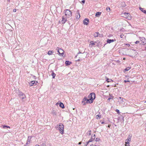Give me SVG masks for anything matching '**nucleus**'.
<instances>
[{
    "instance_id": "obj_56",
    "label": "nucleus",
    "mask_w": 146,
    "mask_h": 146,
    "mask_svg": "<svg viewBox=\"0 0 146 146\" xmlns=\"http://www.w3.org/2000/svg\"><path fill=\"white\" fill-rule=\"evenodd\" d=\"M29 7H30L31 6V5L30 4L29 5Z\"/></svg>"
},
{
    "instance_id": "obj_52",
    "label": "nucleus",
    "mask_w": 146,
    "mask_h": 146,
    "mask_svg": "<svg viewBox=\"0 0 146 146\" xmlns=\"http://www.w3.org/2000/svg\"><path fill=\"white\" fill-rule=\"evenodd\" d=\"M7 1L9 2H10V0H7Z\"/></svg>"
},
{
    "instance_id": "obj_57",
    "label": "nucleus",
    "mask_w": 146,
    "mask_h": 146,
    "mask_svg": "<svg viewBox=\"0 0 146 146\" xmlns=\"http://www.w3.org/2000/svg\"><path fill=\"white\" fill-rule=\"evenodd\" d=\"M125 58H123V60H125Z\"/></svg>"
},
{
    "instance_id": "obj_59",
    "label": "nucleus",
    "mask_w": 146,
    "mask_h": 146,
    "mask_svg": "<svg viewBox=\"0 0 146 146\" xmlns=\"http://www.w3.org/2000/svg\"><path fill=\"white\" fill-rule=\"evenodd\" d=\"M145 50H146V47H145Z\"/></svg>"
},
{
    "instance_id": "obj_12",
    "label": "nucleus",
    "mask_w": 146,
    "mask_h": 146,
    "mask_svg": "<svg viewBox=\"0 0 146 146\" xmlns=\"http://www.w3.org/2000/svg\"><path fill=\"white\" fill-rule=\"evenodd\" d=\"M89 23V20L88 19H85L83 21V23L84 25H87Z\"/></svg>"
},
{
    "instance_id": "obj_47",
    "label": "nucleus",
    "mask_w": 146,
    "mask_h": 146,
    "mask_svg": "<svg viewBox=\"0 0 146 146\" xmlns=\"http://www.w3.org/2000/svg\"><path fill=\"white\" fill-rule=\"evenodd\" d=\"M82 2L83 3H85V1L84 0H82Z\"/></svg>"
},
{
    "instance_id": "obj_21",
    "label": "nucleus",
    "mask_w": 146,
    "mask_h": 146,
    "mask_svg": "<svg viewBox=\"0 0 146 146\" xmlns=\"http://www.w3.org/2000/svg\"><path fill=\"white\" fill-rule=\"evenodd\" d=\"M93 101L92 100H90V99H88L87 100V101H86V103H87L88 102L89 104H91L92 102H93Z\"/></svg>"
},
{
    "instance_id": "obj_29",
    "label": "nucleus",
    "mask_w": 146,
    "mask_h": 146,
    "mask_svg": "<svg viewBox=\"0 0 146 146\" xmlns=\"http://www.w3.org/2000/svg\"><path fill=\"white\" fill-rule=\"evenodd\" d=\"M131 69V67H127V68H126L125 69V71H128L129 69Z\"/></svg>"
},
{
    "instance_id": "obj_54",
    "label": "nucleus",
    "mask_w": 146,
    "mask_h": 146,
    "mask_svg": "<svg viewBox=\"0 0 146 146\" xmlns=\"http://www.w3.org/2000/svg\"><path fill=\"white\" fill-rule=\"evenodd\" d=\"M35 146H40L38 145H36Z\"/></svg>"
},
{
    "instance_id": "obj_45",
    "label": "nucleus",
    "mask_w": 146,
    "mask_h": 146,
    "mask_svg": "<svg viewBox=\"0 0 146 146\" xmlns=\"http://www.w3.org/2000/svg\"><path fill=\"white\" fill-rule=\"evenodd\" d=\"M80 53H81L80 52H79L78 53V54H77V55L76 56H75V57H76L77 56H78V54H80Z\"/></svg>"
},
{
    "instance_id": "obj_39",
    "label": "nucleus",
    "mask_w": 146,
    "mask_h": 146,
    "mask_svg": "<svg viewBox=\"0 0 146 146\" xmlns=\"http://www.w3.org/2000/svg\"><path fill=\"white\" fill-rule=\"evenodd\" d=\"M122 99H123V98H121V97H119L118 98V100H120V101H121L122 100Z\"/></svg>"
},
{
    "instance_id": "obj_30",
    "label": "nucleus",
    "mask_w": 146,
    "mask_h": 146,
    "mask_svg": "<svg viewBox=\"0 0 146 146\" xmlns=\"http://www.w3.org/2000/svg\"><path fill=\"white\" fill-rule=\"evenodd\" d=\"M84 56H83V55L81 56V57L80 58V57H79V59L77 61H79L80 60H82V58H83Z\"/></svg>"
},
{
    "instance_id": "obj_27",
    "label": "nucleus",
    "mask_w": 146,
    "mask_h": 146,
    "mask_svg": "<svg viewBox=\"0 0 146 146\" xmlns=\"http://www.w3.org/2000/svg\"><path fill=\"white\" fill-rule=\"evenodd\" d=\"M53 52L51 50H49L48 52V54L49 55H51L52 53H53Z\"/></svg>"
},
{
    "instance_id": "obj_28",
    "label": "nucleus",
    "mask_w": 146,
    "mask_h": 146,
    "mask_svg": "<svg viewBox=\"0 0 146 146\" xmlns=\"http://www.w3.org/2000/svg\"><path fill=\"white\" fill-rule=\"evenodd\" d=\"M95 43H96V42H94L93 41H91L90 42V45H94L95 44Z\"/></svg>"
},
{
    "instance_id": "obj_3",
    "label": "nucleus",
    "mask_w": 146,
    "mask_h": 146,
    "mask_svg": "<svg viewBox=\"0 0 146 146\" xmlns=\"http://www.w3.org/2000/svg\"><path fill=\"white\" fill-rule=\"evenodd\" d=\"M123 16L128 20L131 19V17L130 14L129 13H124L123 14Z\"/></svg>"
},
{
    "instance_id": "obj_62",
    "label": "nucleus",
    "mask_w": 146,
    "mask_h": 146,
    "mask_svg": "<svg viewBox=\"0 0 146 146\" xmlns=\"http://www.w3.org/2000/svg\"><path fill=\"white\" fill-rule=\"evenodd\" d=\"M145 103H146V100L145 101Z\"/></svg>"
},
{
    "instance_id": "obj_11",
    "label": "nucleus",
    "mask_w": 146,
    "mask_h": 146,
    "mask_svg": "<svg viewBox=\"0 0 146 146\" xmlns=\"http://www.w3.org/2000/svg\"><path fill=\"white\" fill-rule=\"evenodd\" d=\"M119 101V103L121 105L123 106L125 105V99H122L121 101Z\"/></svg>"
},
{
    "instance_id": "obj_20",
    "label": "nucleus",
    "mask_w": 146,
    "mask_h": 146,
    "mask_svg": "<svg viewBox=\"0 0 146 146\" xmlns=\"http://www.w3.org/2000/svg\"><path fill=\"white\" fill-rule=\"evenodd\" d=\"M72 63L71 62H70L68 61H66L65 62V64L67 65H69Z\"/></svg>"
},
{
    "instance_id": "obj_2",
    "label": "nucleus",
    "mask_w": 146,
    "mask_h": 146,
    "mask_svg": "<svg viewBox=\"0 0 146 146\" xmlns=\"http://www.w3.org/2000/svg\"><path fill=\"white\" fill-rule=\"evenodd\" d=\"M65 15L67 17H69L72 16V13L70 10L68 9H66L64 11Z\"/></svg>"
},
{
    "instance_id": "obj_25",
    "label": "nucleus",
    "mask_w": 146,
    "mask_h": 146,
    "mask_svg": "<svg viewBox=\"0 0 146 146\" xmlns=\"http://www.w3.org/2000/svg\"><path fill=\"white\" fill-rule=\"evenodd\" d=\"M51 75L52 76V78H54L56 76V74L54 73L53 71L52 72Z\"/></svg>"
},
{
    "instance_id": "obj_18",
    "label": "nucleus",
    "mask_w": 146,
    "mask_h": 146,
    "mask_svg": "<svg viewBox=\"0 0 146 146\" xmlns=\"http://www.w3.org/2000/svg\"><path fill=\"white\" fill-rule=\"evenodd\" d=\"M60 56H61V55H62L64 54L63 50L60 48Z\"/></svg>"
},
{
    "instance_id": "obj_13",
    "label": "nucleus",
    "mask_w": 146,
    "mask_h": 146,
    "mask_svg": "<svg viewBox=\"0 0 146 146\" xmlns=\"http://www.w3.org/2000/svg\"><path fill=\"white\" fill-rule=\"evenodd\" d=\"M37 83V82L36 81H31L30 83L29 84V85L30 86H33V85H34L35 84L36 85V83Z\"/></svg>"
},
{
    "instance_id": "obj_42",
    "label": "nucleus",
    "mask_w": 146,
    "mask_h": 146,
    "mask_svg": "<svg viewBox=\"0 0 146 146\" xmlns=\"http://www.w3.org/2000/svg\"><path fill=\"white\" fill-rule=\"evenodd\" d=\"M99 139L98 138H96L95 141H99Z\"/></svg>"
},
{
    "instance_id": "obj_63",
    "label": "nucleus",
    "mask_w": 146,
    "mask_h": 146,
    "mask_svg": "<svg viewBox=\"0 0 146 146\" xmlns=\"http://www.w3.org/2000/svg\"><path fill=\"white\" fill-rule=\"evenodd\" d=\"M29 3V2H27V3Z\"/></svg>"
},
{
    "instance_id": "obj_7",
    "label": "nucleus",
    "mask_w": 146,
    "mask_h": 146,
    "mask_svg": "<svg viewBox=\"0 0 146 146\" xmlns=\"http://www.w3.org/2000/svg\"><path fill=\"white\" fill-rule=\"evenodd\" d=\"M131 136L130 135H129L128 137L125 140V143L126 145H127V144L128 145L129 144V143L131 141Z\"/></svg>"
},
{
    "instance_id": "obj_53",
    "label": "nucleus",
    "mask_w": 146,
    "mask_h": 146,
    "mask_svg": "<svg viewBox=\"0 0 146 146\" xmlns=\"http://www.w3.org/2000/svg\"><path fill=\"white\" fill-rule=\"evenodd\" d=\"M131 52H135V51H133V50H131Z\"/></svg>"
},
{
    "instance_id": "obj_4",
    "label": "nucleus",
    "mask_w": 146,
    "mask_h": 146,
    "mask_svg": "<svg viewBox=\"0 0 146 146\" xmlns=\"http://www.w3.org/2000/svg\"><path fill=\"white\" fill-rule=\"evenodd\" d=\"M95 98V94L94 93H90L88 96V98L90 99V100H92L93 101Z\"/></svg>"
},
{
    "instance_id": "obj_60",
    "label": "nucleus",
    "mask_w": 146,
    "mask_h": 146,
    "mask_svg": "<svg viewBox=\"0 0 146 146\" xmlns=\"http://www.w3.org/2000/svg\"><path fill=\"white\" fill-rule=\"evenodd\" d=\"M130 56H132L130 55Z\"/></svg>"
},
{
    "instance_id": "obj_61",
    "label": "nucleus",
    "mask_w": 146,
    "mask_h": 146,
    "mask_svg": "<svg viewBox=\"0 0 146 146\" xmlns=\"http://www.w3.org/2000/svg\"><path fill=\"white\" fill-rule=\"evenodd\" d=\"M106 44H105L104 45V46H105V45Z\"/></svg>"
},
{
    "instance_id": "obj_24",
    "label": "nucleus",
    "mask_w": 146,
    "mask_h": 146,
    "mask_svg": "<svg viewBox=\"0 0 146 146\" xmlns=\"http://www.w3.org/2000/svg\"><path fill=\"white\" fill-rule=\"evenodd\" d=\"M99 35V33L98 32L94 34V36L95 37H97L98 36V35Z\"/></svg>"
},
{
    "instance_id": "obj_50",
    "label": "nucleus",
    "mask_w": 146,
    "mask_h": 146,
    "mask_svg": "<svg viewBox=\"0 0 146 146\" xmlns=\"http://www.w3.org/2000/svg\"><path fill=\"white\" fill-rule=\"evenodd\" d=\"M16 11V10L15 9H14L13 10V12H15Z\"/></svg>"
},
{
    "instance_id": "obj_36",
    "label": "nucleus",
    "mask_w": 146,
    "mask_h": 146,
    "mask_svg": "<svg viewBox=\"0 0 146 146\" xmlns=\"http://www.w3.org/2000/svg\"><path fill=\"white\" fill-rule=\"evenodd\" d=\"M52 113L53 115H57V113L56 111H54V110L52 112Z\"/></svg>"
},
{
    "instance_id": "obj_48",
    "label": "nucleus",
    "mask_w": 146,
    "mask_h": 146,
    "mask_svg": "<svg viewBox=\"0 0 146 146\" xmlns=\"http://www.w3.org/2000/svg\"><path fill=\"white\" fill-rule=\"evenodd\" d=\"M126 45H127V46L128 47H129L130 46V45L129 44H126Z\"/></svg>"
},
{
    "instance_id": "obj_5",
    "label": "nucleus",
    "mask_w": 146,
    "mask_h": 146,
    "mask_svg": "<svg viewBox=\"0 0 146 146\" xmlns=\"http://www.w3.org/2000/svg\"><path fill=\"white\" fill-rule=\"evenodd\" d=\"M95 98V94L94 93H90L88 96V98L90 99V100H92L93 101Z\"/></svg>"
},
{
    "instance_id": "obj_34",
    "label": "nucleus",
    "mask_w": 146,
    "mask_h": 146,
    "mask_svg": "<svg viewBox=\"0 0 146 146\" xmlns=\"http://www.w3.org/2000/svg\"><path fill=\"white\" fill-rule=\"evenodd\" d=\"M56 50L57 51V52L59 53V55H60V48L58 47H57Z\"/></svg>"
},
{
    "instance_id": "obj_22",
    "label": "nucleus",
    "mask_w": 146,
    "mask_h": 146,
    "mask_svg": "<svg viewBox=\"0 0 146 146\" xmlns=\"http://www.w3.org/2000/svg\"><path fill=\"white\" fill-rule=\"evenodd\" d=\"M59 106L62 108H64V104L62 102H60L59 104Z\"/></svg>"
},
{
    "instance_id": "obj_31",
    "label": "nucleus",
    "mask_w": 146,
    "mask_h": 146,
    "mask_svg": "<svg viewBox=\"0 0 146 146\" xmlns=\"http://www.w3.org/2000/svg\"><path fill=\"white\" fill-rule=\"evenodd\" d=\"M101 115H98L96 116V117L97 119H100L101 117Z\"/></svg>"
},
{
    "instance_id": "obj_38",
    "label": "nucleus",
    "mask_w": 146,
    "mask_h": 146,
    "mask_svg": "<svg viewBox=\"0 0 146 146\" xmlns=\"http://www.w3.org/2000/svg\"><path fill=\"white\" fill-rule=\"evenodd\" d=\"M30 144V142H28V141H27V142L26 143L25 146H27L28 145H29Z\"/></svg>"
},
{
    "instance_id": "obj_58",
    "label": "nucleus",
    "mask_w": 146,
    "mask_h": 146,
    "mask_svg": "<svg viewBox=\"0 0 146 146\" xmlns=\"http://www.w3.org/2000/svg\"><path fill=\"white\" fill-rule=\"evenodd\" d=\"M104 123V122H102V124H103Z\"/></svg>"
},
{
    "instance_id": "obj_49",
    "label": "nucleus",
    "mask_w": 146,
    "mask_h": 146,
    "mask_svg": "<svg viewBox=\"0 0 146 146\" xmlns=\"http://www.w3.org/2000/svg\"><path fill=\"white\" fill-rule=\"evenodd\" d=\"M111 99V98H109L108 99V102H109V101H110V100Z\"/></svg>"
},
{
    "instance_id": "obj_19",
    "label": "nucleus",
    "mask_w": 146,
    "mask_h": 146,
    "mask_svg": "<svg viewBox=\"0 0 146 146\" xmlns=\"http://www.w3.org/2000/svg\"><path fill=\"white\" fill-rule=\"evenodd\" d=\"M77 15H76V18L77 19H79L80 17V15L78 11H77Z\"/></svg>"
},
{
    "instance_id": "obj_6",
    "label": "nucleus",
    "mask_w": 146,
    "mask_h": 146,
    "mask_svg": "<svg viewBox=\"0 0 146 146\" xmlns=\"http://www.w3.org/2000/svg\"><path fill=\"white\" fill-rule=\"evenodd\" d=\"M140 39L141 42L140 43L142 45H144L146 44V39L144 37H140Z\"/></svg>"
},
{
    "instance_id": "obj_46",
    "label": "nucleus",
    "mask_w": 146,
    "mask_h": 146,
    "mask_svg": "<svg viewBox=\"0 0 146 146\" xmlns=\"http://www.w3.org/2000/svg\"><path fill=\"white\" fill-rule=\"evenodd\" d=\"M124 81L125 83H126L127 82H130L129 80H124Z\"/></svg>"
},
{
    "instance_id": "obj_37",
    "label": "nucleus",
    "mask_w": 146,
    "mask_h": 146,
    "mask_svg": "<svg viewBox=\"0 0 146 146\" xmlns=\"http://www.w3.org/2000/svg\"><path fill=\"white\" fill-rule=\"evenodd\" d=\"M10 128V127L9 126L6 125H4L3 126V128Z\"/></svg>"
},
{
    "instance_id": "obj_8",
    "label": "nucleus",
    "mask_w": 146,
    "mask_h": 146,
    "mask_svg": "<svg viewBox=\"0 0 146 146\" xmlns=\"http://www.w3.org/2000/svg\"><path fill=\"white\" fill-rule=\"evenodd\" d=\"M19 96L22 100L26 98V96L22 92H20L19 94Z\"/></svg>"
},
{
    "instance_id": "obj_10",
    "label": "nucleus",
    "mask_w": 146,
    "mask_h": 146,
    "mask_svg": "<svg viewBox=\"0 0 146 146\" xmlns=\"http://www.w3.org/2000/svg\"><path fill=\"white\" fill-rule=\"evenodd\" d=\"M95 138V135L94 134L92 136V137L90 139V140L87 142V145L89 142H92L93 140H94Z\"/></svg>"
},
{
    "instance_id": "obj_17",
    "label": "nucleus",
    "mask_w": 146,
    "mask_h": 146,
    "mask_svg": "<svg viewBox=\"0 0 146 146\" xmlns=\"http://www.w3.org/2000/svg\"><path fill=\"white\" fill-rule=\"evenodd\" d=\"M105 78H106V81L108 82H113V80L111 79H109L106 77Z\"/></svg>"
},
{
    "instance_id": "obj_64",
    "label": "nucleus",
    "mask_w": 146,
    "mask_h": 146,
    "mask_svg": "<svg viewBox=\"0 0 146 146\" xmlns=\"http://www.w3.org/2000/svg\"><path fill=\"white\" fill-rule=\"evenodd\" d=\"M93 146H96V145H94Z\"/></svg>"
},
{
    "instance_id": "obj_15",
    "label": "nucleus",
    "mask_w": 146,
    "mask_h": 146,
    "mask_svg": "<svg viewBox=\"0 0 146 146\" xmlns=\"http://www.w3.org/2000/svg\"><path fill=\"white\" fill-rule=\"evenodd\" d=\"M115 40H116L115 39H114V40H113V39L111 40V39H108L107 40V42L108 43H110L111 42H113L114 41H115Z\"/></svg>"
},
{
    "instance_id": "obj_26",
    "label": "nucleus",
    "mask_w": 146,
    "mask_h": 146,
    "mask_svg": "<svg viewBox=\"0 0 146 146\" xmlns=\"http://www.w3.org/2000/svg\"><path fill=\"white\" fill-rule=\"evenodd\" d=\"M101 12H98L96 13V17H99L101 15Z\"/></svg>"
},
{
    "instance_id": "obj_40",
    "label": "nucleus",
    "mask_w": 146,
    "mask_h": 146,
    "mask_svg": "<svg viewBox=\"0 0 146 146\" xmlns=\"http://www.w3.org/2000/svg\"><path fill=\"white\" fill-rule=\"evenodd\" d=\"M124 36V35H123V34H121V35H120V37L121 38H123Z\"/></svg>"
},
{
    "instance_id": "obj_43",
    "label": "nucleus",
    "mask_w": 146,
    "mask_h": 146,
    "mask_svg": "<svg viewBox=\"0 0 146 146\" xmlns=\"http://www.w3.org/2000/svg\"><path fill=\"white\" fill-rule=\"evenodd\" d=\"M41 146H46V145L44 143H43L41 145Z\"/></svg>"
},
{
    "instance_id": "obj_14",
    "label": "nucleus",
    "mask_w": 146,
    "mask_h": 146,
    "mask_svg": "<svg viewBox=\"0 0 146 146\" xmlns=\"http://www.w3.org/2000/svg\"><path fill=\"white\" fill-rule=\"evenodd\" d=\"M87 99L86 97H85L84 99H83V100L82 102V104H83L84 105H85L86 104V102L87 101Z\"/></svg>"
},
{
    "instance_id": "obj_16",
    "label": "nucleus",
    "mask_w": 146,
    "mask_h": 146,
    "mask_svg": "<svg viewBox=\"0 0 146 146\" xmlns=\"http://www.w3.org/2000/svg\"><path fill=\"white\" fill-rule=\"evenodd\" d=\"M62 23H64L66 21H67V19L64 18V17H62Z\"/></svg>"
},
{
    "instance_id": "obj_44",
    "label": "nucleus",
    "mask_w": 146,
    "mask_h": 146,
    "mask_svg": "<svg viewBox=\"0 0 146 146\" xmlns=\"http://www.w3.org/2000/svg\"><path fill=\"white\" fill-rule=\"evenodd\" d=\"M139 43V41H137L135 42V44H138Z\"/></svg>"
},
{
    "instance_id": "obj_9",
    "label": "nucleus",
    "mask_w": 146,
    "mask_h": 146,
    "mask_svg": "<svg viewBox=\"0 0 146 146\" xmlns=\"http://www.w3.org/2000/svg\"><path fill=\"white\" fill-rule=\"evenodd\" d=\"M128 50L125 48H123L119 50L120 53H121L122 54L124 55H126V51H128Z\"/></svg>"
},
{
    "instance_id": "obj_55",
    "label": "nucleus",
    "mask_w": 146,
    "mask_h": 146,
    "mask_svg": "<svg viewBox=\"0 0 146 146\" xmlns=\"http://www.w3.org/2000/svg\"><path fill=\"white\" fill-rule=\"evenodd\" d=\"M110 125H108V127H110Z\"/></svg>"
},
{
    "instance_id": "obj_23",
    "label": "nucleus",
    "mask_w": 146,
    "mask_h": 146,
    "mask_svg": "<svg viewBox=\"0 0 146 146\" xmlns=\"http://www.w3.org/2000/svg\"><path fill=\"white\" fill-rule=\"evenodd\" d=\"M140 10L144 13L145 14H146V11L144 10V9L143 8H141V7L139 8Z\"/></svg>"
},
{
    "instance_id": "obj_41",
    "label": "nucleus",
    "mask_w": 146,
    "mask_h": 146,
    "mask_svg": "<svg viewBox=\"0 0 146 146\" xmlns=\"http://www.w3.org/2000/svg\"><path fill=\"white\" fill-rule=\"evenodd\" d=\"M118 113H120L119 111L117 109H116L115 110Z\"/></svg>"
},
{
    "instance_id": "obj_33",
    "label": "nucleus",
    "mask_w": 146,
    "mask_h": 146,
    "mask_svg": "<svg viewBox=\"0 0 146 146\" xmlns=\"http://www.w3.org/2000/svg\"><path fill=\"white\" fill-rule=\"evenodd\" d=\"M31 139V136H29L27 141H28V142H30Z\"/></svg>"
},
{
    "instance_id": "obj_32",
    "label": "nucleus",
    "mask_w": 146,
    "mask_h": 146,
    "mask_svg": "<svg viewBox=\"0 0 146 146\" xmlns=\"http://www.w3.org/2000/svg\"><path fill=\"white\" fill-rule=\"evenodd\" d=\"M106 10L108 12H109L110 11V8L109 7H107L106 8Z\"/></svg>"
},
{
    "instance_id": "obj_35",
    "label": "nucleus",
    "mask_w": 146,
    "mask_h": 146,
    "mask_svg": "<svg viewBox=\"0 0 146 146\" xmlns=\"http://www.w3.org/2000/svg\"><path fill=\"white\" fill-rule=\"evenodd\" d=\"M91 131L90 130L87 133V134L89 136H90V135H91Z\"/></svg>"
},
{
    "instance_id": "obj_51",
    "label": "nucleus",
    "mask_w": 146,
    "mask_h": 146,
    "mask_svg": "<svg viewBox=\"0 0 146 146\" xmlns=\"http://www.w3.org/2000/svg\"><path fill=\"white\" fill-rule=\"evenodd\" d=\"M81 143V142H79V143H78V144L79 145H80Z\"/></svg>"
},
{
    "instance_id": "obj_1",
    "label": "nucleus",
    "mask_w": 146,
    "mask_h": 146,
    "mask_svg": "<svg viewBox=\"0 0 146 146\" xmlns=\"http://www.w3.org/2000/svg\"><path fill=\"white\" fill-rule=\"evenodd\" d=\"M56 129L59 130L60 133L63 134L64 133V125L61 123L58 124L56 127Z\"/></svg>"
}]
</instances>
